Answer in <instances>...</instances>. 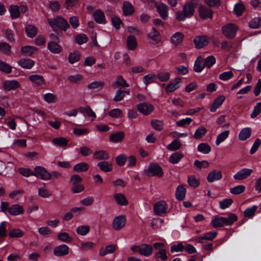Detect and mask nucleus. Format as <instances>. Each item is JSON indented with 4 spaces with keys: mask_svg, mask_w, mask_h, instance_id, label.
<instances>
[{
    "mask_svg": "<svg viewBox=\"0 0 261 261\" xmlns=\"http://www.w3.org/2000/svg\"><path fill=\"white\" fill-rule=\"evenodd\" d=\"M195 12L194 5L188 2L186 3L181 10H178L175 14L176 19L180 21H185L187 18L191 17Z\"/></svg>",
    "mask_w": 261,
    "mask_h": 261,
    "instance_id": "1",
    "label": "nucleus"
},
{
    "mask_svg": "<svg viewBox=\"0 0 261 261\" xmlns=\"http://www.w3.org/2000/svg\"><path fill=\"white\" fill-rule=\"evenodd\" d=\"M237 220V217L234 214H230L227 217L216 216L212 220V224L214 228L222 227L224 225H230Z\"/></svg>",
    "mask_w": 261,
    "mask_h": 261,
    "instance_id": "2",
    "label": "nucleus"
},
{
    "mask_svg": "<svg viewBox=\"0 0 261 261\" xmlns=\"http://www.w3.org/2000/svg\"><path fill=\"white\" fill-rule=\"evenodd\" d=\"M48 22L54 31H57L58 29H62L65 31L69 28L68 22L60 16L48 19Z\"/></svg>",
    "mask_w": 261,
    "mask_h": 261,
    "instance_id": "3",
    "label": "nucleus"
},
{
    "mask_svg": "<svg viewBox=\"0 0 261 261\" xmlns=\"http://www.w3.org/2000/svg\"><path fill=\"white\" fill-rule=\"evenodd\" d=\"M146 175L149 176L162 177L163 175V171L161 167L158 164L151 163L148 168L145 170Z\"/></svg>",
    "mask_w": 261,
    "mask_h": 261,
    "instance_id": "4",
    "label": "nucleus"
},
{
    "mask_svg": "<svg viewBox=\"0 0 261 261\" xmlns=\"http://www.w3.org/2000/svg\"><path fill=\"white\" fill-rule=\"evenodd\" d=\"M126 222V217L124 215L116 216L112 221V227L116 231L120 230L125 225Z\"/></svg>",
    "mask_w": 261,
    "mask_h": 261,
    "instance_id": "5",
    "label": "nucleus"
},
{
    "mask_svg": "<svg viewBox=\"0 0 261 261\" xmlns=\"http://www.w3.org/2000/svg\"><path fill=\"white\" fill-rule=\"evenodd\" d=\"M182 84V81L180 78L176 77L171 80L167 84L165 88L166 93H172L176 89L180 88Z\"/></svg>",
    "mask_w": 261,
    "mask_h": 261,
    "instance_id": "6",
    "label": "nucleus"
},
{
    "mask_svg": "<svg viewBox=\"0 0 261 261\" xmlns=\"http://www.w3.org/2000/svg\"><path fill=\"white\" fill-rule=\"evenodd\" d=\"M168 204L164 200H160L156 202L153 206V211L155 214L161 216L167 212Z\"/></svg>",
    "mask_w": 261,
    "mask_h": 261,
    "instance_id": "7",
    "label": "nucleus"
},
{
    "mask_svg": "<svg viewBox=\"0 0 261 261\" xmlns=\"http://www.w3.org/2000/svg\"><path fill=\"white\" fill-rule=\"evenodd\" d=\"M237 30L238 28L237 26L230 23L225 25L222 29L223 34L228 38H233L234 37Z\"/></svg>",
    "mask_w": 261,
    "mask_h": 261,
    "instance_id": "8",
    "label": "nucleus"
},
{
    "mask_svg": "<svg viewBox=\"0 0 261 261\" xmlns=\"http://www.w3.org/2000/svg\"><path fill=\"white\" fill-rule=\"evenodd\" d=\"M20 10L22 12H25L27 10V8L24 6H21L20 8L17 5H11L10 6L9 11L11 17L12 19H16L19 17L20 14Z\"/></svg>",
    "mask_w": 261,
    "mask_h": 261,
    "instance_id": "9",
    "label": "nucleus"
},
{
    "mask_svg": "<svg viewBox=\"0 0 261 261\" xmlns=\"http://www.w3.org/2000/svg\"><path fill=\"white\" fill-rule=\"evenodd\" d=\"M252 172L253 170L251 169L243 168L233 175V178L237 180H243L248 178Z\"/></svg>",
    "mask_w": 261,
    "mask_h": 261,
    "instance_id": "10",
    "label": "nucleus"
},
{
    "mask_svg": "<svg viewBox=\"0 0 261 261\" xmlns=\"http://www.w3.org/2000/svg\"><path fill=\"white\" fill-rule=\"evenodd\" d=\"M147 37L150 42L153 44H157L161 41V35L154 28H152L151 31L148 33Z\"/></svg>",
    "mask_w": 261,
    "mask_h": 261,
    "instance_id": "11",
    "label": "nucleus"
},
{
    "mask_svg": "<svg viewBox=\"0 0 261 261\" xmlns=\"http://www.w3.org/2000/svg\"><path fill=\"white\" fill-rule=\"evenodd\" d=\"M34 175L39 176L43 180H48L50 178V174L44 168L41 166L35 167Z\"/></svg>",
    "mask_w": 261,
    "mask_h": 261,
    "instance_id": "12",
    "label": "nucleus"
},
{
    "mask_svg": "<svg viewBox=\"0 0 261 261\" xmlns=\"http://www.w3.org/2000/svg\"><path fill=\"white\" fill-rule=\"evenodd\" d=\"M20 86V83L15 80H7L3 83V88L6 91L15 90Z\"/></svg>",
    "mask_w": 261,
    "mask_h": 261,
    "instance_id": "13",
    "label": "nucleus"
},
{
    "mask_svg": "<svg viewBox=\"0 0 261 261\" xmlns=\"http://www.w3.org/2000/svg\"><path fill=\"white\" fill-rule=\"evenodd\" d=\"M137 109L143 114L148 115L153 111L154 108L152 105L144 102L138 105Z\"/></svg>",
    "mask_w": 261,
    "mask_h": 261,
    "instance_id": "14",
    "label": "nucleus"
},
{
    "mask_svg": "<svg viewBox=\"0 0 261 261\" xmlns=\"http://www.w3.org/2000/svg\"><path fill=\"white\" fill-rule=\"evenodd\" d=\"M222 178V172L217 169H214L210 171L206 177L208 182H213L219 180Z\"/></svg>",
    "mask_w": 261,
    "mask_h": 261,
    "instance_id": "15",
    "label": "nucleus"
},
{
    "mask_svg": "<svg viewBox=\"0 0 261 261\" xmlns=\"http://www.w3.org/2000/svg\"><path fill=\"white\" fill-rule=\"evenodd\" d=\"M198 12L200 17L203 19L212 18L213 17L212 10L205 6H200L199 7Z\"/></svg>",
    "mask_w": 261,
    "mask_h": 261,
    "instance_id": "16",
    "label": "nucleus"
},
{
    "mask_svg": "<svg viewBox=\"0 0 261 261\" xmlns=\"http://www.w3.org/2000/svg\"><path fill=\"white\" fill-rule=\"evenodd\" d=\"M217 232L215 231H210L204 234L203 236L196 238L197 243H203L205 241H211L216 237Z\"/></svg>",
    "mask_w": 261,
    "mask_h": 261,
    "instance_id": "17",
    "label": "nucleus"
},
{
    "mask_svg": "<svg viewBox=\"0 0 261 261\" xmlns=\"http://www.w3.org/2000/svg\"><path fill=\"white\" fill-rule=\"evenodd\" d=\"M24 210L22 206L18 204L12 205L8 210V213L13 216H18L23 214Z\"/></svg>",
    "mask_w": 261,
    "mask_h": 261,
    "instance_id": "18",
    "label": "nucleus"
},
{
    "mask_svg": "<svg viewBox=\"0 0 261 261\" xmlns=\"http://www.w3.org/2000/svg\"><path fill=\"white\" fill-rule=\"evenodd\" d=\"M69 250L68 246L62 244L54 249V254L56 256H64L68 254Z\"/></svg>",
    "mask_w": 261,
    "mask_h": 261,
    "instance_id": "19",
    "label": "nucleus"
},
{
    "mask_svg": "<svg viewBox=\"0 0 261 261\" xmlns=\"http://www.w3.org/2000/svg\"><path fill=\"white\" fill-rule=\"evenodd\" d=\"M17 63L21 68L30 69L34 65L35 62L30 58H24L18 61Z\"/></svg>",
    "mask_w": 261,
    "mask_h": 261,
    "instance_id": "20",
    "label": "nucleus"
},
{
    "mask_svg": "<svg viewBox=\"0 0 261 261\" xmlns=\"http://www.w3.org/2000/svg\"><path fill=\"white\" fill-rule=\"evenodd\" d=\"M194 42L197 48H201L208 44L209 39L205 36H197L194 39Z\"/></svg>",
    "mask_w": 261,
    "mask_h": 261,
    "instance_id": "21",
    "label": "nucleus"
},
{
    "mask_svg": "<svg viewBox=\"0 0 261 261\" xmlns=\"http://www.w3.org/2000/svg\"><path fill=\"white\" fill-rule=\"evenodd\" d=\"M38 49L34 46L24 45L21 48V53L23 55L31 56L37 53Z\"/></svg>",
    "mask_w": 261,
    "mask_h": 261,
    "instance_id": "22",
    "label": "nucleus"
},
{
    "mask_svg": "<svg viewBox=\"0 0 261 261\" xmlns=\"http://www.w3.org/2000/svg\"><path fill=\"white\" fill-rule=\"evenodd\" d=\"M152 253L153 248L151 245L145 244L140 245L139 254L141 255L148 257L151 255Z\"/></svg>",
    "mask_w": 261,
    "mask_h": 261,
    "instance_id": "23",
    "label": "nucleus"
},
{
    "mask_svg": "<svg viewBox=\"0 0 261 261\" xmlns=\"http://www.w3.org/2000/svg\"><path fill=\"white\" fill-rule=\"evenodd\" d=\"M157 10L160 16L164 20L168 17V9L163 3H159L156 5Z\"/></svg>",
    "mask_w": 261,
    "mask_h": 261,
    "instance_id": "24",
    "label": "nucleus"
},
{
    "mask_svg": "<svg viewBox=\"0 0 261 261\" xmlns=\"http://www.w3.org/2000/svg\"><path fill=\"white\" fill-rule=\"evenodd\" d=\"M29 80L35 86H41L45 83L43 77L39 74H32L29 76Z\"/></svg>",
    "mask_w": 261,
    "mask_h": 261,
    "instance_id": "25",
    "label": "nucleus"
},
{
    "mask_svg": "<svg viewBox=\"0 0 261 261\" xmlns=\"http://www.w3.org/2000/svg\"><path fill=\"white\" fill-rule=\"evenodd\" d=\"M117 246L115 244H110L105 248L100 249L99 254L100 256H104L108 254L113 253L116 250Z\"/></svg>",
    "mask_w": 261,
    "mask_h": 261,
    "instance_id": "26",
    "label": "nucleus"
},
{
    "mask_svg": "<svg viewBox=\"0 0 261 261\" xmlns=\"http://www.w3.org/2000/svg\"><path fill=\"white\" fill-rule=\"evenodd\" d=\"M97 166L101 171L105 172H109L113 170L112 163L108 161H101L98 163Z\"/></svg>",
    "mask_w": 261,
    "mask_h": 261,
    "instance_id": "27",
    "label": "nucleus"
},
{
    "mask_svg": "<svg viewBox=\"0 0 261 261\" xmlns=\"http://www.w3.org/2000/svg\"><path fill=\"white\" fill-rule=\"evenodd\" d=\"M225 99V97L224 95H220L217 97L213 102L210 108V111L212 112H215L222 105Z\"/></svg>",
    "mask_w": 261,
    "mask_h": 261,
    "instance_id": "28",
    "label": "nucleus"
},
{
    "mask_svg": "<svg viewBox=\"0 0 261 261\" xmlns=\"http://www.w3.org/2000/svg\"><path fill=\"white\" fill-rule=\"evenodd\" d=\"M184 37V34L181 32H176L171 36V42L175 46L178 45L182 42Z\"/></svg>",
    "mask_w": 261,
    "mask_h": 261,
    "instance_id": "29",
    "label": "nucleus"
},
{
    "mask_svg": "<svg viewBox=\"0 0 261 261\" xmlns=\"http://www.w3.org/2000/svg\"><path fill=\"white\" fill-rule=\"evenodd\" d=\"M124 138V133L123 132H118L111 134L109 137V139L113 143H118L122 141Z\"/></svg>",
    "mask_w": 261,
    "mask_h": 261,
    "instance_id": "30",
    "label": "nucleus"
},
{
    "mask_svg": "<svg viewBox=\"0 0 261 261\" xmlns=\"http://www.w3.org/2000/svg\"><path fill=\"white\" fill-rule=\"evenodd\" d=\"M122 10L125 16L130 15L135 11L133 6L127 1H125L123 3Z\"/></svg>",
    "mask_w": 261,
    "mask_h": 261,
    "instance_id": "31",
    "label": "nucleus"
},
{
    "mask_svg": "<svg viewBox=\"0 0 261 261\" xmlns=\"http://www.w3.org/2000/svg\"><path fill=\"white\" fill-rule=\"evenodd\" d=\"M114 198L117 203L119 205H126L127 201L125 196L122 193H115L114 195Z\"/></svg>",
    "mask_w": 261,
    "mask_h": 261,
    "instance_id": "32",
    "label": "nucleus"
},
{
    "mask_svg": "<svg viewBox=\"0 0 261 261\" xmlns=\"http://www.w3.org/2000/svg\"><path fill=\"white\" fill-rule=\"evenodd\" d=\"M25 33L30 38H33L37 33V28L33 24H28L25 27Z\"/></svg>",
    "mask_w": 261,
    "mask_h": 261,
    "instance_id": "33",
    "label": "nucleus"
},
{
    "mask_svg": "<svg viewBox=\"0 0 261 261\" xmlns=\"http://www.w3.org/2000/svg\"><path fill=\"white\" fill-rule=\"evenodd\" d=\"M94 157L97 160H108L110 158L109 153L103 150L95 151L93 153Z\"/></svg>",
    "mask_w": 261,
    "mask_h": 261,
    "instance_id": "34",
    "label": "nucleus"
},
{
    "mask_svg": "<svg viewBox=\"0 0 261 261\" xmlns=\"http://www.w3.org/2000/svg\"><path fill=\"white\" fill-rule=\"evenodd\" d=\"M229 131L228 130H224L218 135L216 139V145H219L221 143L223 142L229 136Z\"/></svg>",
    "mask_w": 261,
    "mask_h": 261,
    "instance_id": "35",
    "label": "nucleus"
},
{
    "mask_svg": "<svg viewBox=\"0 0 261 261\" xmlns=\"http://www.w3.org/2000/svg\"><path fill=\"white\" fill-rule=\"evenodd\" d=\"M52 142L56 146L63 147L67 145L68 140L64 137H57L52 140Z\"/></svg>",
    "mask_w": 261,
    "mask_h": 261,
    "instance_id": "36",
    "label": "nucleus"
},
{
    "mask_svg": "<svg viewBox=\"0 0 261 261\" xmlns=\"http://www.w3.org/2000/svg\"><path fill=\"white\" fill-rule=\"evenodd\" d=\"M251 134V128L250 127H246L241 130L239 135V138L241 141H245L250 137Z\"/></svg>",
    "mask_w": 261,
    "mask_h": 261,
    "instance_id": "37",
    "label": "nucleus"
},
{
    "mask_svg": "<svg viewBox=\"0 0 261 261\" xmlns=\"http://www.w3.org/2000/svg\"><path fill=\"white\" fill-rule=\"evenodd\" d=\"M48 48L54 54H59L62 51V47L55 41H51L48 44Z\"/></svg>",
    "mask_w": 261,
    "mask_h": 261,
    "instance_id": "38",
    "label": "nucleus"
},
{
    "mask_svg": "<svg viewBox=\"0 0 261 261\" xmlns=\"http://www.w3.org/2000/svg\"><path fill=\"white\" fill-rule=\"evenodd\" d=\"M186 189L182 185H179L177 187L175 195L176 198L179 200H183L186 196Z\"/></svg>",
    "mask_w": 261,
    "mask_h": 261,
    "instance_id": "39",
    "label": "nucleus"
},
{
    "mask_svg": "<svg viewBox=\"0 0 261 261\" xmlns=\"http://www.w3.org/2000/svg\"><path fill=\"white\" fill-rule=\"evenodd\" d=\"M184 157V154L181 152H175L171 154L169 161L172 164H177Z\"/></svg>",
    "mask_w": 261,
    "mask_h": 261,
    "instance_id": "40",
    "label": "nucleus"
},
{
    "mask_svg": "<svg viewBox=\"0 0 261 261\" xmlns=\"http://www.w3.org/2000/svg\"><path fill=\"white\" fill-rule=\"evenodd\" d=\"M95 20L98 23H105V16L103 12L100 10H97L94 13Z\"/></svg>",
    "mask_w": 261,
    "mask_h": 261,
    "instance_id": "41",
    "label": "nucleus"
},
{
    "mask_svg": "<svg viewBox=\"0 0 261 261\" xmlns=\"http://www.w3.org/2000/svg\"><path fill=\"white\" fill-rule=\"evenodd\" d=\"M205 67L203 63V58L201 57H198L196 60L194 66V69L197 72H200Z\"/></svg>",
    "mask_w": 261,
    "mask_h": 261,
    "instance_id": "42",
    "label": "nucleus"
},
{
    "mask_svg": "<svg viewBox=\"0 0 261 261\" xmlns=\"http://www.w3.org/2000/svg\"><path fill=\"white\" fill-rule=\"evenodd\" d=\"M154 258L159 261H166L168 259V256L166 250L160 249L154 254Z\"/></svg>",
    "mask_w": 261,
    "mask_h": 261,
    "instance_id": "43",
    "label": "nucleus"
},
{
    "mask_svg": "<svg viewBox=\"0 0 261 261\" xmlns=\"http://www.w3.org/2000/svg\"><path fill=\"white\" fill-rule=\"evenodd\" d=\"M90 226L87 225H81L76 227V232L80 236H84L87 235L90 231Z\"/></svg>",
    "mask_w": 261,
    "mask_h": 261,
    "instance_id": "44",
    "label": "nucleus"
},
{
    "mask_svg": "<svg viewBox=\"0 0 261 261\" xmlns=\"http://www.w3.org/2000/svg\"><path fill=\"white\" fill-rule=\"evenodd\" d=\"M81 58V54L79 51L74 50L70 53L68 56V61L70 64H74L79 61Z\"/></svg>",
    "mask_w": 261,
    "mask_h": 261,
    "instance_id": "45",
    "label": "nucleus"
},
{
    "mask_svg": "<svg viewBox=\"0 0 261 261\" xmlns=\"http://www.w3.org/2000/svg\"><path fill=\"white\" fill-rule=\"evenodd\" d=\"M89 168V165L85 162L76 164L73 167V170L76 172L86 171Z\"/></svg>",
    "mask_w": 261,
    "mask_h": 261,
    "instance_id": "46",
    "label": "nucleus"
},
{
    "mask_svg": "<svg viewBox=\"0 0 261 261\" xmlns=\"http://www.w3.org/2000/svg\"><path fill=\"white\" fill-rule=\"evenodd\" d=\"M43 99L46 103L52 104L56 102L57 96L53 93H46L43 95Z\"/></svg>",
    "mask_w": 261,
    "mask_h": 261,
    "instance_id": "47",
    "label": "nucleus"
},
{
    "mask_svg": "<svg viewBox=\"0 0 261 261\" xmlns=\"http://www.w3.org/2000/svg\"><path fill=\"white\" fill-rule=\"evenodd\" d=\"M156 79V75L154 73H150L144 76L143 78V82L144 85H147L155 82Z\"/></svg>",
    "mask_w": 261,
    "mask_h": 261,
    "instance_id": "48",
    "label": "nucleus"
},
{
    "mask_svg": "<svg viewBox=\"0 0 261 261\" xmlns=\"http://www.w3.org/2000/svg\"><path fill=\"white\" fill-rule=\"evenodd\" d=\"M206 133L207 129L204 127L201 126L195 130L193 137L196 139H199L204 137Z\"/></svg>",
    "mask_w": 261,
    "mask_h": 261,
    "instance_id": "49",
    "label": "nucleus"
},
{
    "mask_svg": "<svg viewBox=\"0 0 261 261\" xmlns=\"http://www.w3.org/2000/svg\"><path fill=\"white\" fill-rule=\"evenodd\" d=\"M197 150L203 154H207L211 151V148L208 144L202 143L198 145Z\"/></svg>",
    "mask_w": 261,
    "mask_h": 261,
    "instance_id": "50",
    "label": "nucleus"
},
{
    "mask_svg": "<svg viewBox=\"0 0 261 261\" xmlns=\"http://www.w3.org/2000/svg\"><path fill=\"white\" fill-rule=\"evenodd\" d=\"M156 78L161 82H167L170 77V74L167 71H162L159 72L156 75Z\"/></svg>",
    "mask_w": 261,
    "mask_h": 261,
    "instance_id": "51",
    "label": "nucleus"
},
{
    "mask_svg": "<svg viewBox=\"0 0 261 261\" xmlns=\"http://www.w3.org/2000/svg\"><path fill=\"white\" fill-rule=\"evenodd\" d=\"M137 41L133 36H129L127 38V45L129 49L134 50L137 47Z\"/></svg>",
    "mask_w": 261,
    "mask_h": 261,
    "instance_id": "52",
    "label": "nucleus"
},
{
    "mask_svg": "<svg viewBox=\"0 0 261 261\" xmlns=\"http://www.w3.org/2000/svg\"><path fill=\"white\" fill-rule=\"evenodd\" d=\"M58 239L60 241L65 243H69L72 241L71 237L66 232L59 233L58 235Z\"/></svg>",
    "mask_w": 261,
    "mask_h": 261,
    "instance_id": "53",
    "label": "nucleus"
},
{
    "mask_svg": "<svg viewBox=\"0 0 261 261\" xmlns=\"http://www.w3.org/2000/svg\"><path fill=\"white\" fill-rule=\"evenodd\" d=\"M188 183L190 186L194 188L197 187L200 184L199 180L194 175L188 176Z\"/></svg>",
    "mask_w": 261,
    "mask_h": 261,
    "instance_id": "54",
    "label": "nucleus"
},
{
    "mask_svg": "<svg viewBox=\"0 0 261 261\" xmlns=\"http://www.w3.org/2000/svg\"><path fill=\"white\" fill-rule=\"evenodd\" d=\"M113 85L114 86H120L123 88L127 87L128 86L126 81L121 76H119L117 77Z\"/></svg>",
    "mask_w": 261,
    "mask_h": 261,
    "instance_id": "55",
    "label": "nucleus"
},
{
    "mask_svg": "<svg viewBox=\"0 0 261 261\" xmlns=\"http://www.w3.org/2000/svg\"><path fill=\"white\" fill-rule=\"evenodd\" d=\"M109 114L113 118H118L123 115V113L119 109L115 108L110 110Z\"/></svg>",
    "mask_w": 261,
    "mask_h": 261,
    "instance_id": "56",
    "label": "nucleus"
},
{
    "mask_svg": "<svg viewBox=\"0 0 261 261\" xmlns=\"http://www.w3.org/2000/svg\"><path fill=\"white\" fill-rule=\"evenodd\" d=\"M245 190V187L243 185H238L231 188L230 189V192L231 194L234 195L240 194L244 192Z\"/></svg>",
    "mask_w": 261,
    "mask_h": 261,
    "instance_id": "57",
    "label": "nucleus"
},
{
    "mask_svg": "<svg viewBox=\"0 0 261 261\" xmlns=\"http://www.w3.org/2000/svg\"><path fill=\"white\" fill-rule=\"evenodd\" d=\"M103 83L100 81H94L88 85V87L90 90H97L102 87Z\"/></svg>",
    "mask_w": 261,
    "mask_h": 261,
    "instance_id": "58",
    "label": "nucleus"
},
{
    "mask_svg": "<svg viewBox=\"0 0 261 261\" xmlns=\"http://www.w3.org/2000/svg\"><path fill=\"white\" fill-rule=\"evenodd\" d=\"M257 206L253 205L250 207H248L244 211V215L245 217L248 218H252L254 215L255 211L257 210Z\"/></svg>",
    "mask_w": 261,
    "mask_h": 261,
    "instance_id": "59",
    "label": "nucleus"
},
{
    "mask_svg": "<svg viewBox=\"0 0 261 261\" xmlns=\"http://www.w3.org/2000/svg\"><path fill=\"white\" fill-rule=\"evenodd\" d=\"M249 26L253 29H257L261 27V17L252 19L249 23Z\"/></svg>",
    "mask_w": 261,
    "mask_h": 261,
    "instance_id": "60",
    "label": "nucleus"
},
{
    "mask_svg": "<svg viewBox=\"0 0 261 261\" xmlns=\"http://www.w3.org/2000/svg\"><path fill=\"white\" fill-rule=\"evenodd\" d=\"M24 234V233L22 230L16 229L11 231L9 233V236L12 238H19L22 237Z\"/></svg>",
    "mask_w": 261,
    "mask_h": 261,
    "instance_id": "61",
    "label": "nucleus"
},
{
    "mask_svg": "<svg viewBox=\"0 0 261 261\" xmlns=\"http://www.w3.org/2000/svg\"><path fill=\"white\" fill-rule=\"evenodd\" d=\"M127 157L124 154H120L116 157L115 160L117 165L122 166L126 161Z\"/></svg>",
    "mask_w": 261,
    "mask_h": 261,
    "instance_id": "62",
    "label": "nucleus"
},
{
    "mask_svg": "<svg viewBox=\"0 0 261 261\" xmlns=\"http://www.w3.org/2000/svg\"><path fill=\"white\" fill-rule=\"evenodd\" d=\"M216 63V59L213 56H209L205 58L204 61L205 67H211Z\"/></svg>",
    "mask_w": 261,
    "mask_h": 261,
    "instance_id": "63",
    "label": "nucleus"
},
{
    "mask_svg": "<svg viewBox=\"0 0 261 261\" xmlns=\"http://www.w3.org/2000/svg\"><path fill=\"white\" fill-rule=\"evenodd\" d=\"M111 20L113 25L116 29H119L122 27V22L118 17L114 16L112 17Z\"/></svg>",
    "mask_w": 261,
    "mask_h": 261,
    "instance_id": "64",
    "label": "nucleus"
}]
</instances>
